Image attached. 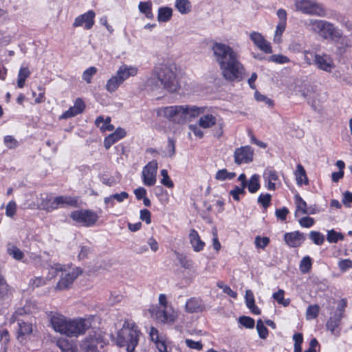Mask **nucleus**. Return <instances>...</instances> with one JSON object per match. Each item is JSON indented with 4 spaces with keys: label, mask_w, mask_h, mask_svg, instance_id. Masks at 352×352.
<instances>
[{
    "label": "nucleus",
    "mask_w": 352,
    "mask_h": 352,
    "mask_svg": "<svg viewBox=\"0 0 352 352\" xmlns=\"http://www.w3.org/2000/svg\"><path fill=\"white\" fill-rule=\"evenodd\" d=\"M30 71L28 67H22L19 69L17 79V86L23 88L25 86V80L30 75Z\"/></svg>",
    "instance_id": "nucleus-34"
},
{
    "label": "nucleus",
    "mask_w": 352,
    "mask_h": 352,
    "mask_svg": "<svg viewBox=\"0 0 352 352\" xmlns=\"http://www.w3.org/2000/svg\"><path fill=\"white\" fill-rule=\"evenodd\" d=\"M8 253L18 261L21 260L24 256L23 252L14 245L8 248Z\"/></svg>",
    "instance_id": "nucleus-42"
},
{
    "label": "nucleus",
    "mask_w": 352,
    "mask_h": 352,
    "mask_svg": "<svg viewBox=\"0 0 352 352\" xmlns=\"http://www.w3.org/2000/svg\"><path fill=\"white\" fill-rule=\"evenodd\" d=\"M254 45L261 51L267 54L272 52L270 43L267 42L263 35L257 32H253L250 35Z\"/></svg>",
    "instance_id": "nucleus-15"
},
{
    "label": "nucleus",
    "mask_w": 352,
    "mask_h": 352,
    "mask_svg": "<svg viewBox=\"0 0 352 352\" xmlns=\"http://www.w3.org/2000/svg\"><path fill=\"white\" fill-rule=\"evenodd\" d=\"M294 174L296 176V183L298 186H301L302 184L305 185L309 184V180L306 175L305 170L301 164L297 165Z\"/></svg>",
    "instance_id": "nucleus-28"
},
{
    "label": "nucleus",
    "mask_w": 352,
    "mask_h": 352,
    "mask_svg": "<svg viewBox=\"0 0 352 352\" xmlns=\"http://www.w3.org/2000/svg\"><path fill=\"white\" fill-rule=\"evenodd\" d=\"M312 262L309 256H305L300 261L299 267L302 274L309 273L311 269Z\"/></svg>",
    "instance_id": "nucleus-39"
},
{
    "label": "nucleus",
    "mask_w": 352,
    "mask_h": 352,
    "mask_svg": "<svg viewBox=\"0 0 352 352\" xmlns=\"http://www.w3.org/2000/svg\"><path fill=\"white\" fill-rule=\"evenodd\" d=\"M189 240L195 252H198L204 249L205 243L201 240L198 232L195 230L191 229L190 230Z\"/></svg>",
    "instance_id": "nucleus-22"
},
{
    "label": "nucleus",
    "mask_w": 352,
    "mask_h": 352,
    "mask_svg": "<svg viewBox=\"0 0 352 352\" xmlns=\"http://www.w3.org/2000/svg\"><path fill=\"white\" fill-rule=\"evenodd\" d=\"M138 74V68L133 66H128L126 65H121L116 72V76L123 83L124 80L130 76H135Z\"/></svg>",
    "instance_id": "nucleus-19"
},
{
    "label": "nucleus",
    "mask_w": 352,
    "mask_h": 352,
    "mask_svg": "<svg viewBox=\"0 0 352 352\" xmlns=\"http://www.w3.org/2000/svg\"><path fill=\"white\" fill-rule=\"evenodd\" d=\"M256 329L261 338L265 339L267 337L268 329L261 319L257 321Z\"/></svg>",
    "instance_id": "nucleus-43"
},
{
    "label": "nucleus",
    "mask_w": 352,
    "mask_h": 352,
    "mask_svg": "<svg viewBox=\"0 0 352 352\" xmlns=\"http://www.w3.org/2000/svg\"><path fill=\"white\" fill-rule=\"evenodd\" d=\"M121 84H122V82L120 80L118 77L115 75L107 80L105 87L109 92L112 93L116 91Z\"/></svg>",
    "instance_id": "nucleus-36"
},
{
    "label": "nucleus",
    "mask_w": 352,
    "mask_h": 352,
    "mask_svg": "<svg viewBox=\"0 0 352 352\" xmlns=\"http://www.w3.org/2000/svg\"><path fill=\"white\" fill-rule=\"evenodd\" d=\"M342 318V314H336L333 316L330 317L327 322V328L329 330L332 334L338 335V331H336V329L339 327Z\"/></svg>",
    "instance_id": "nucleus-24"
},
{
    "label": "nucleus",
    "mask_w": 352,
    "mask_h": 352,
    "mask_svg": "<svg viewBox=\"0 0 352 352\" xmlns=\"http://www.w3.org/2000/svg\"><path fill=\"white\" fill-rule=\"evenodd\" d=\"M314 62L318 68L327 72H331L332 69L334 68L332 59L329 56L326 54H315Z\"/></svg>",
    "instance_id": "nucleus-17"
},
{
    "label": "nucleus",
    "mask_w": 352,
    "mask_h": 352,
    "mask_svg": "<svg viewBox=\"0 0 352 352\" xmlns=\"http://www.w3.org/2000/svg\"><path fill=\"white\" fill-rule=\"evenodd\" d=\"M92 318L69 319L66 335L68 337H78L85 333L91 327Z\"/></svg>",
    "instance_id": "nucleus-7"
},
{
    "label": "nucleus",
    "mask_w": 352,
    "mask_h": 352,
    "mask_svg": "<svg viewBox=\"0 0 352 352\" xmlns=\"http://www.w3.org/2000/svg\"><path fill=\"white\" fill-rule=\"evenodd\" d=\"M295 6L298 10L305 14L318 16H324L326 14L322 6L314 0H298L296 1Z\"/></svg>",
    "instance_id": "nucleus-8"
},
{
    "label": "nucleus",
    "mask_w": 352,
    "mask_h": 352,
    "mask_svg": "<svg viewBox=\"0 0 352 352\" xmlns=\"http://www.w3.org/2000/svg\"><path fill=\"white\" fill-rule=\"evenodd\" d=\"M211 50L226 80L240 81L243 79L244 67L239 60V54L230 45L215 41L212 43Z\"/></svg>",
    "instance_id": "nucleus-1"
},
{
    "label": "nucleus",
    "mask_w": 352,
    "mask_h": 352,
    "mask_svg": "<svg viewBox=\"0 0 352 352\" xmlns=\"http://www.w3.org/2000/svg\"><path fill=\"white\" fill-rule=\"evenodd\" d=\"M254 150L250 146H241L235 149L234 158L235 164H248L253 160Z\"/></svg>",
    "instance_id": "nucleus-13"
},
{
    "label": "nucleus",
    "mask_w": 352,
    "mask_h": 352,
    "mask_svg": "<svg viewBox=\"0 0 352 352\" xmlns=\"http://www.w3.org/2000/svg\"><path fill=\"white\" fill-rule=\"evenodd\" d=\"M239 322L245 328L252 329L254 327V320L249 316H241Z\"/></svg>",
    "instance_id": "nucleus-45"
},
{
    "label": "nucleus",
    "mask_w": 352,
    "mask_h": 352,
    "mask_svg": "<svg viewBox=\"0 0 352 352\" xmlns=\"http://www.w3.org/2000/svg\"><path fill=\"white\" fill-rule=\"evenodd\" d=\"M173 14V10L169 7H162L159 8L157 19L160 22L168 21Z\"/></svg>",
    "instance_id": "nucleus-32"
},
{
    "label": "nucleus",
    "mask_w": 352,
    "mask_h": 352,
    "mask_svg": "<svg viewBox=\"0 0 352 352\" xmlns=\"http://www.w3.org/2000/svg\"><path fill=\"white\" fill-rule=\"evenodd\" d=\"M161 175L162 176L161 183L164 186H165L169 188H173L174 184H173V181L170 179V178L169 177L167 170L162 169L161 170Z\"/></svg>",
    "instance_id": "nucleus-47"
},
{
    "label": "nucleus",
    "mask_w": 352,
    "mask_h": 352,
    "mask_svg": "<svg viewBox=\"0 0 352 352\" xmlns=\"http://www.w3.org/2000/svg\"><path fill=\"white\" fill-rule=\"evenodd\" d=\"M82 274V270L79 267H68V270L64 268L63 272L60 275V279L56 286L57 290H65L69 289L73 284L76 278Z\"/></svg>",
    "instance_id": "nucleus-10"
},
{
    "label": "nucleus",
    "mask_w": 352,
    "mask_h": 352,
    "mask_svg": "<svg viewBox=\"0 0 352 352\" xmlns=\"http://www.w3.org/2000/svg\"><path fill=\"white\" fill-rule=\"evenodd\" d=\"M64 268H66L65 266H63L60 263H54L50 266L49 273L52 275V277L56 276L58 272H61V274L64 271Z\"/></svg>",
    "instance_id": "nucleus-52"
},
{
    "label": "nucleus",
    "mask_w": 352,
    "mask_h": 352,
    "mask_svg": "<svg viewBox=\"0 0 352 352\" xmlns=\"http://www.w3.org/2000/svg\"><path fill=\"white\" fill-rule=\"evenodd\" d=\"M175 154V142L171 139L168 138V144L166 147V155L169 157H172Z\"/></svg>",
    "instance_id": "nucleus-54"
},
{
    "label": "nucleus",
    "mask_w": 352,
    "mask_h": 352,
    "mask_svg": "<svg viewBox=\"0 0 352 352\" xmlns=\"http://www.w3.org/2000/svg\"><path fill=\"white\" fill-rule=\"evenodd\" d=\"M305 239L303 233L298 231L285 233L284 240L285 243L290 247H299Z\"/></svg>",
    "instance_id": "nucleus-18"
},
{
    "label": "nucleus",
    "mask_w": 352,
    "mask_h": 352,
    "mask_svg": "<svg viewBox=\"0 0 352 352\" xmlns=\"http://www.w3.org/2000/svg\"><path fill=\"white\" fill-rule=\"evenodd\" d=\"M186 311L188 313H197L203 311L204 305L199 298H191L186 303Z\"/></svg>",
    "instance_id": "nucleus-21"
},
{
    "label": "nucleus",
    "mask_w": 352,
    "mask_h": 352,
    "mask_svg": "<svg viewBox=\"0 0 352 352\" xmlns=\"http://www.w3.org/2000/svg\"><path fill=\"white\" fill-rule=\"evenodd\" d=\"M295 204L296 206V211L297 213L298 211L301 212L302 214H307L309 212L308 207L307 203L302 199V197L298 195H296L294 196Z\"/></svg>",
    "instance_id": "nucleus-38"
},
{
    "label": "nucleus",
    "mask_w": 352,
    "mask_h": 352,
    "mask_svg": "<svg viewBox=\"0 0 352 352\" xmlns=\"http://www.w3.org/2000/svg\"><path fill=\"white\" fill-rule=\"evenodd\" d=\"M74 109V111L77 113V114H80L83 112L85 108V104L82 99L78 98L74 102V106L72 107Z\"/></svg>",
    "instance_id": "nucleus-55"
},
{
    "label": "nucleus",
    "mask_w": 352,
    "mask_h": 352,
    "mask_svg": "<svg viewBox=\"0 0 352 352\" xmlns=\"http://www.w3.org/2000/svg\"><path fill=\"white\" fill-rule=\"evenodd\" d=\"M311 30L320 36L327 40H331L340 43L343 45H348V38L343 36L341 30L333 23L324 20H310L309 24Z\"/></svg>",
    "instance_id": "nucleus-3"
},
{
    "label": "nucleus",
    "mask_w": 352,
    "mask_h": 352,
    "mask_svg": "<svg viewBox=\"0 0 352 352\" xmlns=\"http://www.w3.org/2000/svg\"><path fill=\"white\" fill-rule=\"evenodd\" d=\"M293 340H294V352H302L301 344L303 342L302 334L300 333L294 334Z\"/></svg>",
    "instance_id": "nucleus-44"
},
{
    "label": "nucleus",
    "mask_w": 352,
    "mask_h": 352,
    "mask_svg": "<svg viewBox=\"0 0 352 352\" xmlns=\"http://www.w3.org/2000/svg\"><path fill=\"white\" fill-rule=\"evenodd\" d=\"M186 344L190 349H197L200 351L202 349L203 344L201 342L194 341L190 339H186L185 340Z\"/></svg>",
    "instance_id": "nucleus-62"
},
{
    "label": "nucleus",
    "mask_w": 352,
    "mask_h": 352,
    "mask_svg": "<svg viewBox=\"0 0 352 352\" xmlns=\"http://www.w3.org/2000/svg\"><path fill=\"white\" fill-rule=\"evenodd\" d=\"M299 223L302 227L310 228L314 224V219L309 217H305L299 220Z\"/></svg>",
    "instance_id": "nucleus-63"
},
{
    "label": "nucleus",
    "mask_w": 352,
    "mask_h": 352,
    "mask_svg": "<svg viewBox=\"0 0 352 352\" xmlns=\"http://www.w3.org/2000/svg\"><path fill=\"white\" fill-rule=\"evenodd\" d=\"M289 212V210L286 207H283L282 208L276 209L275 211V215L278 219L285 221Z\"/></svg>",
    "instance_id": "nucleus-60"
},
{
    "label": "nucleus",
    "mask_w": 352,
    "mask_h": 352,
    "mask_svg": "<svg viewBox=\"0 0 352 352\" xmlns=\"http://www.w3.org/2000/svg\"><path fill=\"white\" fill-rule=\"evenodd\" d=\"M245 188L242 186L239 187L238 186H235L234 188L230 191V195L235 201H239L240 200L239 195H244L245 194Z\"/></svg>",
    "instance_id": "nucleus-48"
},
{
    "label": "nucleus",
    "mask_w": 352,
    "mask_h": 352,
    "mask_svg": "<svg viewBox=\"0 0 352 352\" xmlns=\"http://www.w3.org/2000/svg\"><path fill=\"white\" fill-rule=\"evenodd\" d=\"M338 266L342 271L344 272L352 267V261L349 259L341 260L338 263Z\"/></svg>",
    "instance_id": "nucleus-64"
},
{
    "label": "nucleus",
    "mask_w": 352,
    "mask_h": 352,
    "mask_svg": "<svg viewBox=\"0 0 352 352\" xmlns=\"http://www.w3.org/2000/svg\"><path fill=\"white\" fill-rule=\"evenodd\" d=\"M47 316L53 329L60 334L66 335L69 319L54 311L47 312Z\"/></svg>",
    "instance_id": "nucleus-11"
},
{
    "label": "nucleus",
    "mask_w": 352,
    "mask_h": 352,
    "mask_svg": "<svg viewBox=\"0 0 352 352\" xmlns=\"http://www.w3.org/2000/svg\"><path fill=\"white\" fill-rule=\"evenodd\" d=\"M39 199L41 202L38 204V208L45 210L47 212H51L53 210H55V207L53 204L54 197H52L47 194H41Z\"/></svg>",
    "instance_id": "nucleus-20"
},
{
    "label": "nucleus",
    "mask_w": 352,
    "mask_h": 352,
    "mask_svg": "<svg viewBox=\"0 0 352 352\" xmlns=\"http://www.w3.org/2000/svg\"><path fill=\"white\" fill-rule=\"evenodd\" d=\"M344 236L341 232H338L334 230L327 232V240L329 243H337L339 240H343Z\"/></svg>",
    "instance_id": "nucleus-40"
},
{
    "label": "nucleus",
    "mask_w": 352,
    "mask_h": 352,
    "mask_svg": "<svg viewBox=\"0 0 352 352\" xmlns=\"http://www.w3.org/2000/svg\"><path fill=\"white\" fill-rule=\"evenodd\" d=\"M254 96L255 99L258 102H264L270 107H272L274 104L273 100H272L270 98H268L265 95L261 94L258 91H255Z\"/></svg>",
    "instance_id": "nucleus-57"
},
{
    "label": "nucleus",
    "mask_w": 352,
    "mask_h": 352,
    "mask_svg": "<svg viewBox=\"0 0 352 352\" xmlns=\"http://www.w3.org/2000/svg\"><path fill=\"white\" fill-rule=\"evenodd\" d=\"M71 219L82 226H93L98 220V214L89 210H75L70 214Z\"/></svg>",
    "instance_id": "nucleus-9"
},
{
    "label": "nucleus",
    "mask_w": 352,
    "mask_h": 352,
    "mask_svg": "<svg viewBox=\"0 0 352 352\" xmlns=\"http://www.w3.org/2000/svg\"><path fill=\"white\" fill-rule=\"evenodd\" d=\"M263 178L267 184L266 188L269 190H275L276 187L274 182L278 179V175L276 171L274 170H266L263 173Z\"/></svg>",
    "instance_id": "nucleus-23"
},
{
    "label": "nucleus",
    "mask_w": 352,
    "mask_h": 352,
    "mask_svg": "<svg viewBox=\"0 0 352 352\" xmlns=\"http://www.w3.org/2000/svg\"><path fill=\"white\" fill-rule=\"evenodd\" d=\"M206 107L190 105H174L160 107L157 109V116L164 117L177 124L185 123L191 118L197 117L204 113Z\"/></svg>",
    "instance_id": "nucleus-2"
},
{
    "label": "nucleus",
    "mask_w": 352,
    "mask_h": 352,
    "mask_svg": "<svg viewBox=\"0 0 352 352\" xmlns=\"http://www.w3.org/2000/svg\"><path fill=\"white\" fill-rule=\"evenodd\" d=\"M175 72L174 65H160L154 68L153 75L165 89L169 92H175L179 88Z\"/></svg>",
    "instance_id": "nucleus-5"
},
{
    "label": "nucleus",
    "mask_w": 352,
    "mask_h": 352,
    "mask_svg": "<svg viewBox=\"0 0 352 352\" xmlns=\"http://www.w3.org/2000/svg\"><path fill=\"white\" fill-rule=\"evenodd\" d=\"M285 28H286V23L278 22V23L276 26V30L274 38L275 43H279L280 42V40H281L280 37H281L282 34L285 31Z\"/></svg>",
    "instance_id": "nucleus-49"
},
{
    "label": "nucleus",
    "mask_w": 352,
    "mask_h": 352,
    "mask_svg": "<svg viewBox=\"0 0 352 352\" xmlns=\"http://www.w3.org/2000/svg\"><path fill=\"white\" fill-rule=\"evenodd\" d=\"M56 345L62 352H78L77 346L65 338L58 339Z\"/></svg>",
    "instance_id": "nucleus-25"
},
{
    "label": "nucleus",
    "mask_w": 352,
    "mask_h": 352,
    "mask_svg": "<svg viewBox=\"0 0 352 352\" xmlns=\"http://www.w3.org/2000/svg\"><path fill=\"white\" fill-rule=\"evenodd\" d=\"M107 344V341L100 333L94 331L89 334L80 345L85 352H102V349Z\"/></svg>",
    "instance_id": "nucleus-6"
},
{
    "label": "nucleus",
    "mask_w": 352,
    "mask_h": 352,
    "mask_svg": "<svg viewBox=\"0 0 352 352\" xmlns=\"http://www.w3.org/2000/svg\"><path fill=\"white\" fill-rule=\"evenodd\" d=\"M309 239L318 245H321L325 240L324 236L318 231L310 232Z\"/></svg>",
    "instance_id": "nucleus-41"
},
{
    "label": "nucleus",
    "mask_w": 352,
    "mask_h": 352,
    "mask_svg": "<svg viewBox=\"0 0 352 352\" xmlns=\"http://www.w3.org/2000/svg\"><path fill=\"white\" fill-rule=\"evenodd\" d=\"M46 279L44 278L42 276H37V277H34V278H32L30 280V287H32L33 289L34 288H36V287H41L44 285L46 284Z\"/></svg>",
    "instance_id": "nucleus-51"
},
{
    "label": "nucleus",
    "mask_w": 352,
    "mask_h": 352,
    "mask_svg": "<svg viewBox=\"0 0 352 352\" xmlns=\"http://www.w3.org/2000/svg\"><path fill=\"white\" fill-rule=\"evenodd\" d=\"M96 14L93 10L88 12L77 16L73 23L74 28L81 27L85 25V30H90L94 25V18Z\"/></svg>",
    "instance_id": "nucleus-14"
},
{
    "label": "nucleus",
    "mask_w": 352,
    "mask_h": 352,
    "mask_svg": "<svg viewBox=\"0 0 352 352\" xmlns=\"http://www.w3.org/2000/svg\"><path fill=\"white\" fill-rule=\"evenodd\" d=\"M157 168L156 160H152L143 168L142 177L145 186H153L155 184Z\"/></svg>",
    "instance_id": "nucleus-12"
},
{
    "label": "nucleus",
    "mask_w": 352,
    "mask_h": 352,
    "mask_svg": "<svg viewBox=\"0 0 352 352\" xmlns=\"http://www.w3.org/2000/svg\"><path fill=\"white\" fill-rule=\"evenodd\" d=\"M140 218L142 221H145L147 224L151 222V214L148 210L143 209L140 210Z\"/></svg>",
    "instance_id": "nucleus-61"
},
{
    "label": "nucleus",
    "mask_w": 352,
    "mask_h": 352,
    "mask_svg": "<svg viewBox=\"0 0 352 352\" xmlns=\"http://www.w3.org/2000/svg\"><path fill=\"white\" fill-rule=\"evenodd\" d=\"M272 200V195L269 193L261 194L258 198V203L260 204L264 208L270 206Z\"/></svg>",
    "instance_id": "nucleus-46"
},
{
    "label": "nucleus",
    "mask_w": 352,
    "mask_h": 352,
    "mask_svg": "<svg viewBox=\"0 0 352 352\" xmlns=\"http://www.w3.org/2000/svg\"><path fill=\"white\" fill-rule=\"evenodd\" d=\"M54 205L55 210L59 208H64L67 206L77 207L78 204V198L77 197L72 196H58L54 197Z\"/></svg>",
    "instance_id": "nucleus-16"
},
{
    "label": "nucleus",
    "mask_w": 352,
    "mask_h": 352,
    "mask_svg": "<svg viewBox=\"0 0 352 352\" xmlns=\"http://www.w3.org/2000/svg\"><path fill=\"white\" fill-rule=\"evenodd\" d=\"M97 72V69L95 67H90L87 69L82 74V78L87 83H90L91 82L92 76L96 74Z\"/></svg>",
    "instance_id": "nucleus-50"
},
{
    "label": "nucleus",
    "mask_w": 352,
    "mask_h": 352,
    "mask_svg": "<svg viewBox=\"0 0 352 352\" xmlns=\"http://www.w3.org/2000/svg\"><path fill=\"white\" fill-rule=\"evenodd\" d=\"M141 333L133 322L125 321L121 329L117 333L116 344L120 346H126L127 352H133L138 344Z\"/></svg>",
    "instance_id": "nucleus-4"
},
{
    "label": "nucleus",
    "mask_w": 352,
    "mask_h": 352,
    "mask_svg": "<svg viewBox=\"0 0 352 352\" xmlns=\"http://www.w3.org/2000/svg\"><path fill=\"white\" fill-rule=\"evenodd\" d=\"M319 312V307L318 305H310L307 309V316L309 318H316Z\"/></svg>",
    "instance_id": "nucleus-58"
},
{
    "label": "nucleus",
    "mask_w": 352,
    "mask_h": 352,
    "mask_svg": "<svg viewBox=\"0 0 352 352\" xmlns=\"http://www.w3.org/2000/svg\"><path fill=\"white\" fill-rule=\"evenodd\" d=\"M245 302L247 307L250 309L252 314L256 315L261 314V310L255 305L254 294L251 290L246 291Z\"/></svg>",
    "instance_id": "nucleus-26"
},
{
    "label": "nucleus",
    "mask_w": 352,
    "mask_h": 352,
    "mask_svg": "<svg viewBox=\"0 0 352 352\" xmlns=\"http://www.w3.org/2000/svg\"><path fill=\"white\" fill-rule=\"evenodd\" d=\"M198 123L201 128H210L217 124V118L213 115L208 113L202 116L199 118Z\"/></svg>",
    "instance_id": "nucleus-27"
},
{
    "label": "nucleus",
    "mask_w": 352,
    "mask_h": 352,
    "mask_svg": "<svg viewBox=\"0 0 352 352\" xmlns=\"http://www.w3.org/2000/svg\"><path fill=\"white\" fill-rule=\"evenodd\" d=\"M139 10L141 13L144 14L148 19H153L152 13V2L151 1L142 2L141 1L138 6Z\"/></svg>",
    "instance_id": "nucleus-35"
},
{
    "label": "nucleus",
    "mask_w": 352,
    "mask_h": 352,
    "mask_svg": "<svg viewBox=\"0 0 352 352\" xmlns=\"http://www.w3.org/2000/svg\"><path fill=\"white\" fill-rule=\"evenodd\" d=\"M259 175L257 174L253 175L247 183V186L248 191L250 193H255L260 188V183H259Z\"/></svg>",
    "instance_id": "nucleus-33"
},
{
    "label": "nucleus",
    "mask_w": 352,
    "mask_h": 352,
    "mask_svg": "<svg viewBox=\"0 0 352 352\" xmlns=\"http://www.w3.org/2000/svg\"><path fill=\"white\" fill-rule=\"evenodd\" d=\"M175 254L182 267L188 270L192 268L193 261L191 259L188 258L185 254L176 251L175 252Z\"/></svg>",
    "instance_id": "nucleus-31"
},
{
    "label": "nucleus",
    "mask_w": 352,
    "mask_h": 352,
    "mask_svg": "<svg viewBox=\"0 0 352 352\" xmlns=\"http://www.w3.org/2000/svg\"><path fill=\"white\" fill-rule=\"evenodd\" d=\"M270 60L274 63L283 64L289 62V59L282 54H274L270 57Z\"/></svg>",
    "instance_id": "nucleus-59"
},
{
    "label": "nucleus",
    "mask_w": 352,
    "mask_h": 352,
    "mask_svg": "<svg viewBox=\"0 0 352 352\" xmlns=\"http://www.w3.org/2000/svg\"><path fill=\"white\" fill-rule=\"evenodd\" d=\"M175 8L182 14H187L192 10V5L189 0H176Z\"/></svg>",
    "instance_id": "nucleus-29"
},
{
    "label": "nucleus",
    "mask_w": 352,
    "mask_h": 352,
    "mask_svg": "<svg viewBox=\"0 0 352 352\" xmlns=\"http://www.w3.org/2000/svg\"><path fill=\"white\" fill-rule=\"evenodd\" d=\"M16 210V204L14 201H10L6 206V214L9 217H12Z\"/></svg>",
    "instance_id": "nucleus-56"
},
{
    "label": "nucleus",
    "mask_w": 352,
    "mask_h": 352,
    "mask_svg": "<svg viewBox=\"0 0 352 352\" xmlns=\"http://www.w3.org/2000/svg\"><path fill=\"white\" fill-rule=\"evenodd\" d=\"M17 321L19 325L18 338L19 336L29 335L32 333V329L30 323L21 321L19 319L17 320Z\"/></svg>",
    "instance_id": "nucleus-37"
},
{
    "label": "nucleus",
    "mask_w": 352,
    "mask_h": 352,
    "mask_svg": "<svg viewBox=\"0 0 352 352\" xmlns=\"http://www.w3.org/2000/svg\"><path fill=\"white\" fill-rule=\"evenodd\" d=\"M270 243V239L264 236L261 237L259 236L255 238V245L257 248L264 249Z\"/></svg>",
    "instance_id": "nucleus-53"
},
{
    "label": "nucleus",
    "mask_w": 352,
    "mask_h": 352,
    "mask_svg": "<svg viewBox=\"0 0 352 352\" xmlns=\"http://www.w3.org/2000/svg\"><path fill=\"white\" fill-rule=\"evenodd\" d=\"M155 316L157 320L163 323L173 322L175 320V316L168 314L164 309L156 311Z\"/></svg>",
    "instance_id": "nucleus-30"
}]
</instances>
